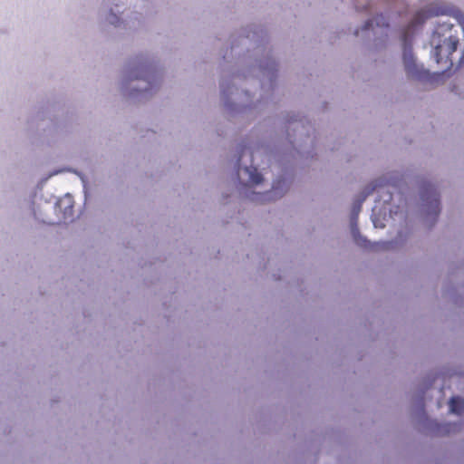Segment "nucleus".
<instances>
[{
  "label": "nucleus",
  "instance_id": "nucleus-1",
  "mask_svg": "<svg viewBox=\"0 0 464 464\" xmlns=\"http://www.w3.org/2000/svg\"><path fill=\"white\" fill-rule=\"evenodd\" d=\"M430 44L434 49L432 55L436 63L444 61L446 67L450 68L453 65L450 56L459 44L458 34L453 25L446 22L439 24L431 35Z\"/></svg>",
  "mask_w": 464,
  "mask_h": 464
},
{
  "label": "nucleus",
  "instance_id": "nucleus-3",
  "mask_svg": "<svg viewBox=\"0 0 464 464\" xmlns=\"http://www.w3.org/2000/svg\"><path fill=\"white\" fill-rule=\"evenodd\" d=\"M421 199L423 201H429L434 209V214L437 217L440 213V201L435 188L429 185L421 191Z\"/></svg>",
  "mask_w": 464,
  "mask_h": 464
},
{
  "label": "nucleus",
  "instance_id": "nucleus-7",
  "mask_svg": "<svg viewBox=\"0 0 464 464\" xmlns=\"http://www.w3.org/2000/svg\"><path fill=\"white\" fill-rule=\"evenodd\" d=\"M276 188L273 187V190L270 191V192H267L265 196H263L258 201H260V203H265L266 201H268V200H272V199H276L272 194H276Z\"/></svg>",
  "mask_w": 464,
  "mask_h": 464
},
{
  "label": "nucleus",
  "instance_id": "nucleus-6",
  "mask_svg": "<svg viewBox=\"0 0 464 464\" xmlns=\"http://www.w3.org/2000/svg\"><path fill=\"white\" fill-rule=\"evenodd\" d=\"M373 22H375V24L377 25H382V26H389V24L385 22V17L383 15H378L376 16L373 20H369L365 23V25H364V30H368L370 29L371 27H372V24H373Z\"/></svg>",
  "mask_w": 464,
  "mask_h": 464
},
{
  "label": "nucleus",
  "instance_id": "nucleus-2",
  "mask_svg": "<svg viewBox=\"0 0 464 464\" xmlns=\"http://www.w3.org/2000/svg\"><path fill=\"white\" fill-rule=\"evenodd\" d=\"M403 64L407 75L409 77L423 81L426 80L430 73L422 66H420L412 54L411 50H404L403 53Z\"/></svg>",
  "mask_w": 464,
  "mask_h": 464
},
{
  "label": "nucleus",
  "instance_id": "nucleus-5",
  "mask_svg": "<svg viewBox=\"0 0 464 464\" xmlns=\"http://www.w3.org/2000/svg\"><path fill=\"white\" fill-rule=\"evenodd\" d=\"M244 170L248 174V181L250 183L257 185L263 181V177L257 171L256 168H245Z\"/></svg>",
  "mask_w": 464,
  "mask_h": 464
},
{
  "label": "nucleus",
  "instance_id": "nucleus-4",
  "mask_svg": "<svg viewBox=\"0 0 464 464\" xmlns=\"http://www.w3.org/2000/svg\"><path fill=\"white\" fill-rule=\"evenodd\" d=\"M449 404L450 410L453 413L460 414L464 410V401L459 397H452Z\"/></svg>",
  "mask_w": 464,
  "mask_h": 464
}]
</instances>
